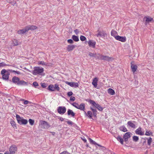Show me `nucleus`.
I'll return each instance as SVG.
<instances>
[{"label": "nucleus", "instance_id": "obj_1", "mask_svg": "<svg viewBox=\"0 0 154 154\" xmlns=\"http://www.w3.org/2000/svg\"><path fill=\"white\" fill-rule=\"evenodd\" d=\"M12 82L18 85H25L27 84L26 82L24 81L20 80V79L16 76H14L12 79Z\"/></svg>", "mask_w": 154, "mask_h": 154}, {"label": "nucleus", "instance_id": "obj_2", "mask_svg": "<svg viewBox=\"0 0 154 154\" xmlns=\"http://www.w3.org/2000/svg\"><path fill=\"white\" fill-rule=\"evenodd\" d=\"M44 71V68L39 67H35L34 68L32 74L34 75H41Z\"/></svg>", "mask_w": 154, "mask_h": 154}, {"label": "nucleus", "instance_id": "obj_3", "mask_svg": "<svg viewBox=\"0 0 154 154\" xmlns=\"http://www.w3.org/2000/svg\"><path fill=\"white\" fill-rule=\"evenodd\" d=\"M1 75H2V79L7 80L8 79L10 75L9 71L5 69H2L1 71Z\"/></svg>", "mask_w": 154, "mask_h": 154}, {"label": "nucleus", "instance_id": "obj_4", "mask_svg": "<svg viewBox=\"0 0 154 154\" xmlns=\"http://www.w3.org/2000/svg\"><path fill=\"white\" fill-rule=\"evenodd\" d=\"M17 121L20 124L26 125L28 123L27 120L23 119V117H20V116L17 114L16 115Z\"/></svg>", "mask_w": 154, "mask_h": 154}, {"label": "nucleus", "instance_id": "obj_5", "mask_svg": "<svg viewBox=\"0 0 154 154\" xmlns=\"http://www.w3.org/2000/svg\"><path fill=\"white\" fill-rule=\"evenodd\" d=\"M89 102L93 105L98 110L102 111L103 110V108L98 103H96L95 102L92 100H89Z\"/></svg>", "mask_w": 154, "mask_h": 154}, {"label": "nucleus", "instance_id": "obj_6", "mask_svg": "<svg viewBox=\"0 0 154 154\" xmlns=\"http://www.w3.org/2000/svg\"><path fill=\"white\" fill-rule=\"evenodd\" d=\"M57 110L58 113L60 114L63 115L66 112V109L65 107L60 106L58 107Z\"/></svg>", "mask_w": 154, "mask_h": 154}, {"label": "nucleus", "instance_id": "obj_7", "mask_svg": "<svg viewBox=\"0 0 154 154\" xmlns=\"http://www.w3.org/2000/svg\"><path fill=\"white\" fill-rule=\"evenodd\" d=\"M135 133L139 135L140 136H143L144 134V131H142L141 128L139 127L135 130Z\"/></svg>", "mask_w": 154, "mask_h": 154}, {"label": "nucleus", "instance_id": "obj_8", "mask_svg": "<svg viewBox=\"0 0 154 154\" xmlns=\"http://www.w3.org/2000/svg\"><path fill=\"white\" fill-rule=\"evenodd\" d=\"M17 147L15 145H12L9 148V151L10 152V154H14L17 151Z\"/></svg>", "mask_w": 154, "mask_h": 154}, {"label": "nucleus", "instance_id": "obj_9", "mask_svg": "<svg viewBox=\"0 0 154 154\" xmlns=\"http://www.w3.org/2000/svg\"><path fill=\"white\" fill-rule=\"evenodd\" d=\"M115 39H116L121 41L122 42H125L126 41V38L125 37H123L118 35L115 37Z\"/></svg>", "mask_w": 154, "mask_h": 154}, {"label": "nucleus", "instance_id": "obj_10", "mask_svg": "<svg viewBox=\"0 0 154 154\" xmlns=\"http://www.w3.org/2000/svg\"><path fill=\"white\" fill-rule=\"evenodd\" d=\"M66 83L72 87L76 88L79 86L78 83L77 82H66Z\"/></svg>", "mask_w": 154, "mask_h": 154}, {"label": "nucleus", "instance_id": "obj_11", "mask_svg": "<svg viewBox=\"0 0 154 154\" xmlns=\"http://www.w3.org/2000/svg\"><path fill=\"white\" fill-rule=\"evenodd\" d=\"M88 42L89 46L93 48H95L96 42L95 41L92 40H90Z\"/></svg>", "mask_w": 154, "mask_h": 154}, {"label": "nucleus", "instance_id": "obj_12", "mask_svg": "<svg viewBox=\"0 0 154 154\" xmlns=\"http://www.w3.org/2000/svg\"><path fill=\"white\" fill-rule=\"evenodd\" d=\"M41 125H42L44 128H48L50 127V125L48 124V123L45 121H42L41 122Z\"/></svg>", "mask_w": 154, "mask_h": 154}, {"label": "nucleus", "instance_id": "obj_13", "mask_svg": "<svg viewBox=\"0 0 154 154\" xmlns=\"http://www.w3.org/2000/svg\"><path fill=\"white\" fill-rule=\"evenodd\" d=\"M100 59L101 60H106L107 61H109L113 59L112 57H110L107 56L102 55L101 56Z\"/></svg>", "mask_w": 154, "mask_h": 154}, {"label": "nucleus", "instance_id": "obj_14", "mask_svg": "<svg viewBox=\"0 0 154 154\" xmlns=\"http://www.w3.org/2000/svg\"><path fill=\"white\" fill-rule=\"evenodd\" d=\"M135 122L134 121H128L127 122V125L128 126L132 128H135L136 127L135 124V123H133Z\"/></svg>", "mask_w": 154, "mask_h": 154}, {"label": "nucleus", "instance_id": "obj_15", "mask_svg": "<svg viewBox=\"0 0 154 154\" xmlns=\"http://www.w3.org/2000/svg\"><path fill=\"white\" fill-rule=\"evenodd\" d=\"M131 133L130 132H127L124 134L123 137L124 141L125 142H127L129 138L131 137Z\"/></svg>", "mask_w": 154, "mask_h": 154}, {"label": "nucleus", "instance_id": "obj_16", "mask_svg": "<svg viewBox=\"0 0 154 154\" xmlns=\"http://www.w3.org/2000/svg\"><path fill=\"white\" fill-rule=\"evenodd\" d=\"M98 80V79L95 77L93 79V81L92 82V84L94 85V88H96L97 85V81Z\"/></svg>", "mask_w": 154, "mask_h": 154}, {"label": "nucleus", "instance_id": "obj_17", "mask_svg": "<svg viewBox=\"0 0 154 154\" xmlns=\"http://www.w3.org/2000/svg\"><path fill=\"white\" fill-rule=\"evenodd\" d=\"M37 27L35 26L34 25H31L30 26L29 25L26 27V30H35L37 29Z\"/></svg>", "mask_w": 154, "mask_h": 154}, {"label": "nucleus", "instance_id": "obj_18", "mask_svg": "<svg viewBox=\"0 0 154 154\" xmlns=\"http://www.w3.org/2000/svg\"><path fill=\"white\" fill-rule=\"evenodd\" d=\"M143 20L146 21V23H147L151 22V21H152L153 18L149 16H146L144 17Z\"/></svg>", "mask_w": 154, "mask_h": 154}, {"label": "nucleus", "instance_id": "obj_19", "mask_svg": "<svg viewBox=\"0 0 154 154\" xmlns=\"http://www.w3.org/2000/svg\"><path fill=\"white\" fill-rule=\"evenodd\" d=\"M77 109H79L81 110H82L84 112L85 110V104L84 103H82L81 104L79 105Z\"/></svg>", "mask_w": 154, "mask_h": 154}, {"label": "nucleus", "instance_id": "obj_20", "mask_svg": "<svg viewBox=\"0 0 154 154\" xmlns=\"http://www.w3.org/2000/svg\"><path fill=\"white\" fill-rule=\"evenodd\" d=\"M75 45H69L67 47V50L68 51H72L75 48Z\"/></svg>", "mask_w": 154, "mask_h": 154}, {"label": "nucleus", "instance_id": "obj_21", "mask_svg": "<svg viewBox=\"0 0 154 154\" xmlns=\"http://www.w3.org/2000/svg\"><path fill=\"white\" fill-rule=\"evenodd\" d=\"M131 67L132 71L133 72V73L136 71L137 69V66L136 65L133 64L131 62Z\"/></svg>", "mask_w": 154, "mask_h": 154}, {"label": "nucleus", "instance_id": "obj_22", "mask_svg": "<svg viewBox=\"0 0 154 154\" xmlns=\"http://www.w3.org/2000/svg\"><path fill=\"white\" fill-rule=\"evenodd\" d=\"M85 114L86 116H88V118L89 119H91L92 117L93 114L91 111H88L87 113H86V112L84 111Z\"/></svg>", "mask_w": 154, "mask_h": 154}, {"label": "nucleus", "instance_id": "obj_23", "mask_svg": "<svg viewBox=\"0 0 154 154\" xmlns=\"http://www.w3.org/2000/svg\"><path fill=\"white\" fill-rule=\"evenodd\" d=\"M28 30H27L25 28L24 29H20L17 32L18 34L19 35H22L23 34H24Z\"/></svg>", "mask_w": 154, "mask_h": 154}, {"label": "nucleus", "instance_id": "obj_24", "mask_svg": "<svg viewBox=\"0 0 154 154\" xmlns=\"http://www.w3.org/2000/svg\"><path fill=\"white\" fill-rule=\"evenodd\" d=\"M67 115L68 116L71 115L73 117L75 115V114L72 110L68 109L67 110Z\"/></svg>", "mask_w": 154, "mask_h": 154}, {"label": "nucleus", "instance_id": "obj_25", "mask_svg": "<svg viewBox=\"0 0 154 154\" xmlns=\"http://www.w3.org/2000/svg\"><path fill=\"white\" fill-rule=\"evenodd\" d=\"M116 139L121 144L123 145L124 143H123V142L124 141V140L119 135L117 136V137H116Z\"/></svg>", "mask_w": 154, "mask_h": 154}, {"label": "nucleus", "instance_id": "obj_26", "mask_svg": "<svg viewBox=\"0 0 154 154\" xmlns=\"http://www.w3.org/2000/svg\"><path fill=\"white\" fill-rule=\"evenodd\" d=\"M119 129L120 130L124 132H127V129L125 127L124 125H122L119 127Z\"/></svg>", "mask_w": 154, "mask_h": 154}, {"label": "nucleus", "instance_id": "obj_27", "mask_svg": "<svg viewBox=\"0 0 154 154\" xmlns=\"http://www.w3.org/2000/svg\"><path fill=\"white\" fill-rule=\"evenodd\" d=\"M108 93L109 94L112 95H113L115 94V92L113 89L111 88H109L108 90Z\"/></svg>", "mask_w": 154, "mask_h": 154}, {"label": "nucleus", "instance_id": "obj_28", "mask_svg": "<svg viewBox=\"0 0 154 154\" xmlns=\"http://www.w3.org/2000/svg\"><path fill=\"white\" fill-rule=\"evenodd\" d=\"M98 32L99 34H100V37L104 38L105 37V35H106V33L103 31H98Z\"/></svg>", "mask_w": 154, "mask_h": 154}, {"label": "nucleus", "instance_id": "obj_29", "mask_svg": "<svg viewBox=\"0 0 154 154\" xmlns=\"http://www.w3.org/2000/svg\"><path fill=\"white\" fill-rule=\"evenodd\" d=\"M111 35L112 36H113L115 38L116 36H117V32H116L115 31L112 30L111 31Z\"/></svg>", "mask_w": 154, "mask_h": 154}, {"label": "nucleus", "instance_id": "obj_30", "mask_svg": "<svg viewBox=\"0 0 154 154\" xmlns=\"http://www.w3.org/2000/svg\"><path fill=\"white\" fill-rule=\"evenodd\" d=\"M91 109L93 112V114L94 117H96V115H97V110H96V109H94L92 107H91Z\"/></svg>", "mask_w": 154, "mask_h": 154}, {"label": "nucleus", "instance_id": "obj_31", "mask_svg": "<svg viewBox=\"0 0 154 154\" xmlns=\"http://www.w3.org/2000/svg\"><path fill=\"white\" fill-rule=\"evenodd\" d=\"M48 89L50 91H54L55 88L53 85H50L48 86Z\"/></svg>", "mask_w": 154, "mask_h": 154}, {"label": "nucleus", "instance_id": "obj_32", "mask_svg": "<svg viewBox=\"0 0 154 154\" xmlns=\"http://www.w3.org/2000/svg\"><path fill=\"white\" fill-rule=\"evenodd\" d=\"M72 38L74 41L75 42H78L79 41V36H76L75 35H73L72 36Z\"/></svg>", "mask_w": 154, "mask_h": 154}, {"label": "nucleus", "instance_id": "obj_33", "mask_svg": "<svg viewBox=\"0 0 154 154\" xmlns=\"http://www.w3.org/2000/svg\"><path fill=\"white\" fill-rule=\"evenodd\" d=\"M38 65H41L42 66H47V63H45L43 61H39L38 62Z\"/></svg>", "mask_w": 154, "mask_h": 154}, {"label": "nucleus", "instance_id": "obj_34", "mask_svg": "<svg viewBox=\"0 0 154 154\" xmlns=\"http://www.w3.org/2000/svg\"><path fill=\"white\" fill-rule=\"evenodd\" d=\"M132 140H133V141H135V142H137L139 140L138 137L136 136H134L132 137Z\"/></svg>", "mask_w": 154, "mask_h": 154}, {"label": "nucleus", "instance_id": "obj_35", "mask_svg": "<svg viewBox=\"0 0 154 154\" xmlns=\"http://www.w3.org/2000/svg\"><path fill=\"white\" fill-rule=\"evenodd\" d=\"M152 133L150 131H146V134L145 135L146 136H149L151 134H152Z\"/></svg>", "mask_w": 154, "mask_h": 154}, {"label": "nucleus", "instance_id": "obj_36", "mask_svg": "<svg viewBox=\"0 0 154 154\" xmlns=\"http://www.w3.org/2000/svg\"><path fill=\"white\" fill-rule=\"evenodd\" d=\"M7 1L8 2L11 3L13 6H14L16 3L15 1L13 0H7Z\"/></svg>", "mask_w": 154, "mask_h": 154}, {"label": "nucleus", "instance_id": "obj_37", "mask_svg": "<svg viewBox=\"0 0 154 154\" xmlns=\"http://www.w3.org/2000/svg\"><path fill=\"white\" fill-rule=\"evenodd\" d=\"M151 142H152V138L150 137L148 138L147 139L148 144L150 146L151 145Z\"/></svg>", "mask_w": 154, "mask_h": 154}, {"label": "nucleus", "instance_id": "obj_38", "mask_svg": "<svg viewBox=\"0 0 154 154\" xmlns=\"http://www.w3.org/2000/svg\"><path fill=\"white\" fill-rule=\"evenodd\" d=\"M7 66H9L8 65H7L5 63L2 62V63H0V68L4 67Z\"/></svg>", "mask_w": 154, "mask_h": 154}, {"label": "nucleus", "instance_id": "obj_39", "mask_svg": "<svg viewBox=\"0 0 154 154\" xmlns=\"http://www.w3.org/2000/svg\"><path fill=\"white\" fill-rule=\"evenodd\" d=\"M80 38L82 41H84L86 39V38L85 36L82 35L80 36Z\"/></svg>", "mask_w": 154, "mask_h": 154}, {"label": "nucleus", "instance_id": "obj_40", "mask_svg": "<svg viewBox=\"0 0 154 154\" xmlns=\"http://www.w3.org/2000/svg\"><path fill=\"white\" fill-rule=\"evenodd\" d=\"M89 141L91 143V144H97V143L95 142V141H93L91 139V138H89Z\"/></svg>", "mask_w": 154, "mask_h": 154}, {"label": "nucleus", "instance_id": "obj_41", "mask_svg": "<svg viewBox=\"0 0 154 154\" xmlns=\"http://www.w3.org/2000/svg\"><path fill=\"white\" fill-rule=\"evenodd\" d=\"M13 43L14 45L17 46L18 45V42L17 40L14 39L13 41Z\"/></svg>", "mask_w": 154, "mask_h": 154}, {"label": "nucleus", "instance_id": "obj_42", "mask_svg": "<svg viewBox=\"0 0 154 154\" xmlns=\"http://www.w3.org/2000/svg\"><path fill=\"white\" fill-rule=\"evenodd\" d=\"M8 70L9 71V72H15L17 74H20V72L16 71L15 70H12V69H8Z\"/></svg>", "mask_w": 154, "mask_h": 154}, {"label": "nucleus", "instance_id": "obj_43", "mask_svg": "<svg viewBox=\"0 0 154 154\" xmlns=\"http://www.w3.org/2000/svg\"><path fill=\"white\" fill-rule=\"evenodd\" d=\"M28 121H29V124L31 125H32L34 123V120L31 119H29Z\"/></svg>", "mask_w": 154, "mask_h": 154}, {"label": "nucleus", "instance_id": "obj_44", "mask_svg": "<svg viewBox=\"0 0 154 154\" xmlns=\"http://www.w3.org/2000/svg\"><path fill=\"white\" fill-rule=\"evenodd\" d=\"M72 105L77 108L78 107L79 105L78 103H77L75 102H74L72 103Z\"/></svg>", "mask_w": 154, "mask_h": 154}, {"label": "nucleus", "instance_id": "obj_45", "mask_svg": "<svg viewBox=\"0 0 154 154\" xmlns=\"http://www.w3.org/2000/svg\"><path fill=\"white\" fill-rule=\"evenodd\" d=\"M54 88L55 89H56L57 90L59 91L60 90L59 87L58 86V85L57 84L55 85Z\"/></svg>", "mask_w": 154, "mask_h": 154}, {"label": "nucleus", "instance_id": "obj_46", "mask_svg": "<svg viewBox=\"0 0 154 154\" xmlns=\"http://www.w3.org/2000/svg\"><path fill=\"white\" fill-rule=\"evenodd\" d=\"M11 124L12 126L14 128L16 126L15 122L12 120H11Z\"/></svg>", "mask_w": 154, "mask_h": 154}, {"label": "nucleus", "instance_id": "obj_47", "mask_svg": "<svg viewBox=\"0 0 154 154\" xmlns=\"http://www.w3.org/2000/svg\"><path fill=\"white\" fill-rule=\"evenodd\" d=\"M67 42L70 44H73L74 42L73 40L72 39H69L67 40Z\"/></svg>", "mask_w": 154, "mask_h": 154}, {"label": "nucleus", "instance_id": "obj_48", "mask_svg": "<svg viewBox=\"0 0 154 154\" xmlns=\"http://www.w3.org/2000/svg\"><path fill=\"white\" fill-rule=\"evenodd\" d=\"M89 55L91 57H95L96 54L91 53V52H89Z\"/></svg>", "mask_w": 154, "mask_h": 154}, {"label": "nucleus", "instance_id": "obj_49", "mask_svg": "<svg viewBox=\"0 0 154 154\" xmlns=\"http://www.w3.org/2000/svg\"><path fill=\"white\" fill-rule=\"evenodd\" d=\"M33 85L35 87L38 86V84L37 82H34L33 83Z\"/></svg>", "mask_w": 154, "mask_h": 154}, {"label": "nucleus", "instance_id": "obj_50", "mask_svg": "<svg viewBox=\"0 0 154 154\" xmlns=\"http://www.w3.org/2000/svg\"><path fill=\"white\" fill-rule=\"evenodd\" d=\"M73 94V93L72 91H69L67 93L68 96L70 97Z\"/></svg>", "mask_w": 154, "mask_h": 154}, {"label": "nucleus", "instance_id": "obj_51", "mask_svg": "<svg viewBox=\"0 0 154 154\" xmlns=\"http://www.w3.org/2000/svg\"><path fill=\"white\" fill-rule=\"evenodd\" d=\"M29 103H31V102L27 100H25L23 102V104L25 105H27Z\"/></svg>", "mask_w": 154, "mask_h": 154}, {"label": "nucleus", "instance_id": "obj_52", "mask_svg": "<svg viewBox=\"0 0 154 154\" xmlns=\"http://www.w3.org/2000/svg\"><path fill=\"white\" fill-rule=\"evenodd\" d=\"M67 122V124H68L69 125H72L73 124V122L71 121H68L66 122Z\"/></svg>", "mask_w": 154, "mask_h": 154}, {"label": "nucleus", "instance_id": "obj_53", "mask_svg": "<svg viewBox=\"0 0 154 154\" xmlns=\"http://www.w3.org/2000/svg\"><path fill=\"white\" fill-rule=\"evenodd\" d=\"M60 154H71L66 151H64L62 152Z\"/></svg>", "mask_w": 154, "mask_h": 154}, {"label": "nucleus", "instance_id": "obj_54", "mask_svg": "<svg viewBox=\"0 0 154 154\" xmlns=\"http://www.w3.org/2000/svg\"><path fill=\"white\" fill-rule=\"evenodd\" d=\"M74 32H75V34L76 35H78L79 33L78 30L77 29L75 30H74Z\"/></svg>", "mask_w": 154, "mask_h": 154}, {"label": "nucleus", "instance_id": "obj_55", "mask_svg": "<svg viewBox=\"0 0 154 154\" xmlns=\"http://www.w3.org/2000/svg\"><path fill=\"white\" fill-rule=\"evenodd\" d=\"M75 100V97H71L70 98V100L71 101H74Z\"/></svg>", "mask_w": 154, "mask_h": 154}, {"label": "nucleus", "instance_id": "obj_56", "mask_svg": "<svg viewBox=\"0 0 154 154\" xmlns=\"http://www.w3.org/2000/svg\"><path fill=\"white\" fill-rule=\"evenodd\" d=\"M42 86L44 88H45L46 86L45 83H42Z\"/></svg>", "mask_w": 154, "mask_h": 154}, {"label": "nucleus", "instance_id": "obj_57", "mask_svg": "<svg viewBox=\"0 0 154 154\" xmlns=\"http://www.w3.org/2000/svg\"><path fill=\"white\" fill-rule=\"evenodd\" d=\"M59 119L61 121H64V119L63 118L60 117V118H59Z\"/></svg>", "mask_w": 154, "mask_h": 154}, {"label": "nucleus", "instance_id": "obj_58", "mask_svg": "<svg viewBox=\"0 0 154 154\" xmlns=\"http://www.w3.org/2000/svg\"><path fill=\"white\" fill-rule=\"evenodd\" d=\"M4 154H10V152H9L8 151H6L5 152Z\"/></svg>", "mask_w": 154, "mask_h": 154}, {"label": "nucleus", "instance_id": "obj_59", "mask_svg": "<svg viewBox=\"0 0 154 154\" xmlns=\"http://www.w3.org/2000/svg\"><path fill=\"white\" fill-rule=\"evenodd\" d=\"M95 36H97V37H100V34L99 33H98V34L95 35Z\"/></svg>", "mask_w": 154, "mask_h": 154}, {"label": "nucleus", "instance_id": "obj_60", "mask_svg": "<svg viewBox=\"0 0 154 154\" xmlns=\"http://www.w3.org/2000/svg\"><path fill=\"white\" fill-rule=\"evenodd\" d=\"M83 141H84L85 142H86L87 140L86 139H83Z\"/></svg>", "mask_w": 154, "mask_h": 154}, {"label": "nucleus", "instance_id": "obj_61", "mask_svg": "<svg viewBox=\"0 0 154 154\" xmlns=\"http://www.w3.org/2000/svg\"><path fill=\"white\" fill-rule=\"evenodd\" d=\"M95 145H97L98 146H100V147H101L102 146L101 145H99V144H97H97H95Z\"/></svg>", "mask_w": 154, "mask_h": 154}, {"label": "nucleus", "instance_id": "obj_62", "mask_svg": "<svg viewBox=\"0 0 154 154\" xmlns=\"http://www.w3.org/2000/svg\"><path fill=\"white\" fill-rule=\"evenodd\" d=\"M21 100V101H25V100H24V99H21V100Z\"/></svg>", "mask_w": 154, "mask_h": 154}, {"label": "nucleus", "instance_id": "obj_63", "mask_svg": "<svg viewBox=\"0 0 154 154\" xmlns=\"http://www.w3.org/2000/svg\"><path fill=\"white\" fill-rule=\"evenodd\" d=\"M0 154H2V153H0Z\"/></svg>", "mask_w": 154, "mask_h": 154}]
</instances>
